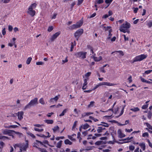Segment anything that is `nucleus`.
<instances>
[{
    "mask_svg": "<svg viewBox=\"0 0 152 152\" xmlns=\"http://www.w3.org/2000/svg\"><path fill=\"white\" fill-rule=\"evenodd\" d=\"M148 107V105L147 104H145L142 106V108L143 109H146Z\"/></svg>",
    "mask_w": 152,
    "mask_h": 152,
    "instance_id": "nucleus-64",
    "label": "nucleus"
},
{
    "mask_svg": "<svg viewBox=\"0 0 152 152\" xmlns=\"http://www.w3.org/2000/svg\"><path fill=\"white\" fill-rule=\"evenodd\" d=\"M61 32L59 31L58 32L56 33L55 34H53L51 37L50 39V40L51 42L55 40L57 37L59 36L61 34Z\"/></svg>",
    "mask_w": 152,
    "mask_h": 152,
    "instance_id": "nucleus-6",
    "label": "nucleus"
},
{
    "mask_svg": "<svg viewBox=\"0 0 152 152\" xmlns=\"http://www.w3.org/2000/svg\"><path fill=\"white\" fill-rule=\"evenodd\" d=\"M81 134L80 132H78L77 134V138L79 139V141L80 142L81 140H82V138L80 137Z\"/></svg>",
    "mask_w": 152,
    "mask_h": 152,
    "instance_id": "nucleus-30",
    "label": "nucleus"
},
{
    "mask_svg": "<svg viewBox=\"0 0 152 152\" xmlns=\"http://www.w3.org/2000/svg\"><path fill=\"white\" fill-rule=\"evenodd\" d=\"M87 52H86L80 51L75 53L74 55L77 58L80 59H84L86 58Z\"/></svg>",
    "mask_w": 152,
    "mask_h": 152,
    "instance_id": "nucleus-4",
    "label": "nucleus"
},
{
    "mask_svg": "<svg viewBox=\"0 0 152 152\" xmlns=\"http://www.w3.org/2000/svg\"><path fill=\"white\" fill-rule=\"evenodd\" d=\"M129 149L130 151H133L134 149V146L133 145H130L129 146Z\"/></svg>",
    "mask_w": 152,
    "mask_h": 152,
    "instance_id": "nucleus-57",
    "label": "nucleus"
},
{
    "mask_svg": "<svg viewBox=\"0 0 152 152\" xmlns=\"http://www.w3.org/2000/svg\"><path fill=\"white\" fill-rule=\"evenodd\" d=\"M39 103L42 104H44L45 102L43 98H41L39 100Z\"/></svg>",
    "mask_w": 152,
    "mask_h": 152,
    "instance_id": "nucleus-34",
    "label": "nucleus"
},
{
    "mask_svg": "<svg viewBox=\"0 0 152 152\" xmlns=\"http://www.w3.org/2000/svg\"><path fill=\"white\" fill-rule=\"evenodd\" d=\"M13 133H15L16 134H19L20 133L19 132H16L14 130H9L7 134L10 136H12L13 137Z\"/></svg>",
    "mask_w": 152,
    "mask_h": 152,
    "instance_id": "nucleus-12",
    "label": "nucleus"
},
{
    "mask_svg": "<svg viewBox=\"0 0 152 152\" xmlns=\"http://www.w3.org/2000/svg\"><path fill=\"white\" fill-rule=\"evenodd\" d=\"M144 124H146L147 127L149 128V129L152 130V126H151L148 123L146 122L144 123Z\"/></svg>",
    "mask_w": 152,
    "mask_h": 152,
    "instance_id": "nucleus-32",
    "label": "nucleus"
},
{
    "mask_svg": "<svg viewBox=\"0 0 152 152\" xmlns=\"http://www.w3.org/2000/svg\"><path fill=\"white\" fill-rule=\"evenodd\" d=\"M78 122L77 121H75L74 123L73 126L72 127V130H73L76 128L77 124Z\"/></svg>",
    "mask_w": 152,
    "mask_h": 152,
    "instance_id": "nucleus-29",
    "label": "nucleus"
},
{
    "mask_svg": "<svg viewBox=\"0 0 152 152\" xmlns=\"http://www.w3.org/2000/svg\"><path fill=\"white\" fill-rule=\"evenodd\" d=\"M88 78L85 79L84 80V83L82 86V89L85 90L86 88L87 85L88 84L87 80Z\"/></svg>",
    "mask_w": 152,
    "mask_h": 152,
    "instance_id": "nucleus-11",
    "label": "nucleus"
},
{
    "mask_svg": "<svg viewBox=\"0 0 152 152\" xmlns=\"http://www.w3.org/2000/svg\"><path fill=\"white\" fill-rule=\"evenodd\" d=\"M42 142H43L44 145L47 144L49 145V142L47 140H45Z\"/></svg>",
    "mask_w": 152,
    "mask_h": 152,
    "instance_id": "nucleus-52",
    "label": "nucleus"
},
{
    "mask_svg": "<svg viewBox=\"0 0 152 152\" xmlns=\"http://www.w3.org/2000/svg\"><path fill=\"white\" fill-rule=\"evenodd\" d=\"M122 36L124 37V41H129V38L128 37H126L125 34H123Z\"/></svg>",
    "mask_w": 152,
    "mask_h": 152,
    "instance_id": "nucleus-50",
    "label": "nucleus"
},
{
    "mask_svg": "<svg viewBox=\"0 0 152 152\" xmlns=\"http://www.w3.org/2000/svg\"><path fill=\"white\" fill-rule=\"evenodd\" d=\"M98 85L99 86L102 85H106L107 86H112L115 85L116 84L114 83H110L107 82H103L102 83H99Z\"/></svg>",
    "mask_w": 152,
    "mask_h": 152,
    "instance_id": "nucleus-7",
    "label": "nucleus"
},
{
    "mask_svg": "<svg viewBox=\"0 0 152 152\" xmlns=\"http://www.w3.org/2000/svg\"><path fill=\"white\" fill-rule=\"evenodd\" d=\"M149 135L148 133V132H145L143 133L142 134V136L143 137H148Z\"/></svg>",
    "mask_w": 152,
    "mask_h": 152,
    "instance_id": "nucleus-53",
    "label": "nucleus"
},
{
    "mask_svg": "<svg viewBox=\"0 0 152 152\" xmlns=\"http://www.w3.org/2000/svg\"><path fill=\"white\" fill-rule=\"evenodd\" d=\"M147 25L149 28H151L152 26V22L151 21H150L149 22H148L147 24Z\"/></svg>",
    "mask_w": 152,
    "mask_h": 152,
    "instance_id": "nucleus-45",
    "label": "nucleus"
},
{
    "mask_svg": "<svg viewBox=\"0 0 152 152\" xmlns=\"http://www.w3.org/2000/svg\"><path fill=\"white\" fill-rule=\"evenodd\" d=\"M84 0H78V2L77 3V5L78 6H79L81 4H82Z\"/></svg>",
    "mask_w": 152,
    "mask_h": 152,
    "instance_id": "nucleus-55",
    "label": "nucleus"
},
{
    "mask_svg": "<svg viewBox=\"0 0 152 152\" xmlns=\"http://www.w3.org/2000/svg\"><path fill=\"white\" fill-rule=\"evenodd\" d=\"M115 52L118 53L120 54H121L122 56H123L124 55L123 52L122 50L116 51Z\"/></svg>",
    "mask_w": 152,
    "mask_h": 152,
    "instance_id": "nucleus-58",
    "label": "nucleus"
},
{
    "mask_svg": "<svg viewBox=\"0 0 152 152\" xmlns=\"http://www.w3.org/2000/svg\"><path fill=\"white\" fill-rule=\"evenodd\" d=\"M148 56L147 54H142L135 56L133 59L132 63H133L138 61H141L146 58Z\"/></svg>",
    "mask_w": 152,
    "mask_h": 152,
    "instance_id": "nucleus-3",
    "label": "nucleus"
},
{
    "mask_svg": "<svg viewBox=\"0 0 152 152\" xmlns=\"http://www.w3.org/2000/svg\"><path fill=\"white\" fill-rule=\"evenodd\" d=\"M113 0H105V3L107 4H108V6L112 2Z\"/></svg>",
    "mask_w": 152,
    "mask_h": 152,
    "instance_id": "nucleus-31",
    "label": "nucleus"
},
{
    "mask_svg": "<svg viewBox=\"0 0 152 152\" xmlns=\"http://www.w3.org/2000/svg\"><path fill=\"white\" fill-rule=\"evenodd\" d=\"M4 126L5 128H10V125H8L6 123L4 124Z\"/></svg>",
    "mask_w": 152,
    "mask_h": 152,
    "instance_id": "nucleus-60",
    "label": "nucleus"
},
{
    "mask_svg": "<svg viewBox=\"0 0 152 152\" xmlns=\"http://www.w3.org/2000/svg\"><path fill=\"white\" fill-rule=\"evenodd\" d=\"M152 115V114L151 112H149L148 113V117L149 119H150L151 118Z\"/></svg>",
    "mask_w": 152,
    "mask_h": 152,
    "instance_id": "nucleus-51",
    "label": "nucleus"
},
{
    "mask_svg": "<svg viewBox=\"0 0 152 152\" xmlns=\"http://www.w3.org/2000/svg\"><path fill=\"white\" fill-rule=\"evenodd\" d=\"M27 13L31 17H33L35 15L36 12L35 10L32 9H29V8H28Z\"/></svg>",
    "mask_w": 152,
    "mask_h": 152,
    "instance_id": "nucleus-8",
    "label": "nucleus"
},
{
    "mask_svg": "<svg viewBox=\"0 0 152 152\" xmlns=\"http://www.w3.org/2000/svg\"><path fill=\"white\" fill-rule=\"evenodd\" d=\"M152 71V70H147L145 71V73L146 74H148L151 72Z\"/></svg>",
    "mask_w": 152,
    "mask_h": 152,
    "instance_id": "nucleus-61",
    "label": "nucleus"
},
{
    "mask_svg": "<svg viewBox=\"0 0 152 152\" xmlns=\"http://www.w3.org/2000/svg\"><path fill=\"white\" fill-rule=\"evenodd\" d=\"M0 139L2 140L8 139V137L5 136L0 135Z\"/></svg>",
    "mask_w": 152,
    "mask_h": 152,
    "instance_id": "nucleus-43",
    "label": "nucleus"
},
{
    "mask_svg": "<svg viewBox=\"0 0 152 152\" xmlns=\"http://www.w3.org/2000/svg\"><path fill=\"white\" fill-rule=\"evenodd\" d=\"M104 2L103 0H96V3L98 4H101Z\"/></svg>",
    "mask_w": 152,
    "mask_h": 152,
    "instance_id": "nucleus-54",
    "label": "nucleus"
},
{
    "mask_svg": "<svg viewBox=\"0 0 152 152\" xmlns=\"http://www.w3.org/2000/svg\"><path fill=\"white\" fill-rule=\"evenodd\" d=\"M91 72H87L85 75V77L86 78H88V77L91 75Z\"/></svg>",
    "mask_w": 152,
    "mask_h": 152,
    "instance_id": "nucleus-41",
    "label": "nucleus"
},
{
    "mask_svg": "<svg viewBox=\"0 0 152 152\" xmlns=\"http://www.w3.org/2000/svg\"><path fill=\"white\" fill-rule=\"evenodd\" d=\"M38 150L41 152H46L47 151L45 149L43 148H41L39 147L38 148Z\"/></svg>",
    "mask_w": 152,
    "mask_h": 152,
    "instance_id": "nucleus-38",
    "label": "nucleus"
},
{
    "mask_svg": "<svg viewBox=\"0 0 152 152\" xmlns=\"http://www.w3.org/2000/svg\"><path fill=\"white\" fill-rule=\"evenodd\" d=\"M9 130L4 129L2 131V133L4 134H7Z\"/></svg>",
    "mask_w": 152,
    "mask_h": 152,
    "instance_id": "nucleus-44",
    "label": "nucleus"
},
{
    "mask_svg": "<svg viewBox=\"0 0 152 152\" xmlns=\"http://www.w3.org/2000/svg\"><path fill=\"white\" fill-rule=\"evenodd\" d=\"M29 135H30L31 137H32L33 138H35V136L32 133H30L28 134Z\"/></svg>",
    "mask_w": 152,
    "mask_h": 152,
    "instance_id": "nucleus-63",
    "label": "nucleus"
},
{
    "mask_svg": "<svg viewBox=\"0 0 152 152\" xmlns=\"http://www.w3.org/2000/svg\"><path fill=\"white\" fill-rule=\"evenodd\" d=\"M83 19H81L76 23L78 28H80L83 25Z\"/></svg>",
    "mask_w": 152,
    "mask_h": 152,
    "instance_id": "nucleus-14",
    "label": "nucleus"
},
{
    "mask_svg": "<svg viewBox=\"0 0 152 152\" xmlns=\"http://www.w3.org/2000/svg\"><path fill=\"white\" fill-rule=\"evenodd\" d=\"M95 103V102L94 101H91L90 102V104L88 105V107H92L94 105V104Z\"/></svg>",
    "mask_w": 152,
    "mask_h": 152,
    "instance_id": "nucleus-35",
    "label": "nucleus"
},
{
    "mask_svg": "<svg viewBox=\"0 0 152 152\" xmlns=\"http://www.w3.org/2000/svg\"><path fill=\"white\" fill-rule=\"evenodd\" d=\"M102 141H98L95 143V145H102Z\"/></svg>",
    "mask_w": 152,
    "mask_h": 152,
    "instance_id": "nucleus-42",
    "label": "nucleus"
},
{
    "mask_svg": "<svg viewBox=\"0 0 152 152\" xmlns=\"http://www.w3.org/2000/svg\"><path fill=\"white\" fill-rule=\"evenodd\" d=\"M32 59V58L31 57H28L26 61V63L27 64H30L31 60Z\"/></svg>",
    "mask_w": 152,
    "mask_h": 152,
    "instance_id": "nucleus-33",
    "label": "nucleus"
},
{
    "mask_svg": "<svg viewBox=\"0 0 152 152\" xmlns=\"http://www.w3.org/2000/svg\"><path fill=\"white\" fill-rule=\"evenodd\" d=\"M11 0H0L1 2H2L4 3H9Z\"/></svg>",
    "mask_w": 152,
    "mask_h": 152,
    "instance_id": "nucleus-46",
    "label": "nucleus"
},
{
    "mask_svg": "<svg viewBox=\"0 0 152 152\" xmlns=\"http://www.w3.org/2000/svg\"><path fill=\"white\" fill-rule=\"evenodd\" d=\"M112 32V29H110L109 31V34H108L109 37H108V38H109V39L111 37L112 35V34H111V32Z\"/></svg>",
    "mask_w": 152,
    "mask_h": 152,
    "instance_id": "nucleus-37",
    "label": "nucleus"
},
{
    "mask_svg": "<svg viewBox=\"0 0 152 152\" xmlns=\"http://www.w3.org/2000/svg\"><path fill=\"white\" fill-rule=\"evenodd\" d=\"M38 98H35L31 101L25 107L24 110H25L28 109L30 108L32 106L36 105L38 104Z\"/></svg>",
    "mask_w": 152,
    "mask_h": 152,
    "instance_id": "nucleus-2",
    "label": "nucleus"
},
{
    "mask_svg": "<svg viewBox=\"0 0 152 152\" xmlns=\"http://www.w3.org/2000/svg\"><path fill=\"white\" fill-rule=\"evenodd\" d=\"M77 28H78V27L76 24H73L72 25L70 26L69 28L72 30Z\"/></svg>",
    "mask_w": 152,
    "mask_h": 152,
    "instance_id": "nucleus-16",
    "label": "nucleus"
},
{
    "mask_svg": "<svg viewBox=\"0 0 152 152\" xmlns=\"http://www.w3.org/2000/svg\"><path fill=\"white\" fill-rule=\"evenodd\" d=\"M98 125L102 126H103L104 127H108L109 126V124L107 123L104 124H99Z\"/></svg>",
    "mask_w": 152,
    "mask_h": 152,
    "instance_id": "nucleus-56",
    "label": "nucleus"
},
{
    "mask_svg": "<svg viewBox=\"0 0 152 152\" xmlns=\"http://www.w3.org/2000/svg\"><path fill=\"white\" fill-rule=\"evenodd\" d=\"M83 33V30L82 28H80L77 30L75 33L74 36L77 41H78L80 37Z\"/></svg>",
    "mask_w": 152,
    "mask_h": 152,
    "instance_id": "nucleus-5",
    "label": "nucleus"
},
{
    "mask_svg": "<svg viewBox=\"0 0 152 152\" xmlns=\"http://www.w3.org/2000/svg\"><path fill=\"white\" fill-rule=\"evenodd\" d=\"M0 152H2V150L5 145L4 143L2 141L0 142Z\"/></svg>",
    "mask_w": 152,
    "mask_h": 152,
    "instance_id": "nucleus-20",
    "label": "nucleus"
},
{
    "mask_svg": "<svg viewBox=\"0 0 152 152\" xmlns=\"http://www.w3.org/2000/svg\"><path fill=\"white\" fill-rule=\"evenodd\" d=\"M96 54H94L92 56V58H93L94 60L95 61H99L102 59V57L101 56H99V57H95Z\"/></svg>",
    "mask_w": 152,
    "mask_h": 152,
    "instance_id": "nucleus-9",
    "label": "nucleus"
},
{
    "mask_svg": "<svg viewBox=\"0 0 152 152\" xmlns=\"http://www.w3.org/2000/svg\"><path fill=\"white\" fill-rule=\"evenodd\" d=\"M59 128L58 126H54L53 128L52 129L53 132L54 133L56 132L57 131L59 130Z\"/></svg>",
    "mask_w": 152,
    "mask_h": 152,
    "instance_id": "nucleus-24",
    "label": "nucleus"
},
{
    "mask_svg": "<svg viewBox=\"0 0 152 152\" xmlns=\"http://www.w3.org/2000/svg\"><path fill=\"white\" fill-rule=\"evenodd\" d=\"M62 141L60 140L59 142H58L57 144L56 147L57 148H60L61 147L62 145Z\"/></svg>",
    "mask_w": 152,
    "mask_h": 152,
    "instance_id": "nucleus-25",
    "label": "nucleus"
},
{
    "mask_svg": "<svg viewBox=\"0 0 152 152\" xmlns=\"http://www.w3.org/2000/svg\"><path fill=\"white\" fill-rule=\"evenodd\" d=\"M13 29L11 25L8 26V30L10 31H11Z\"/></svg>",
    "mask_w": 152,
    "mask_h": 152,
    "instance_id": "nucleus-62",
    "label": "nucleus"
},
{
    "mask_svg": "<svg viewBox=\"0 0 152 152\" xmlns=\"http://www.w3.org/2000/svg\"><path fill=\"white\" fill-rule=\"evenodd\" d=\"M139 145L140 147L144 151L145 149V143L144 142H142L140 143Z\"/></svg>",
    "mask_w": 152,
    "mask_h": 152,
    "instance_id": "nucleus-17",
    "label": "nucleus"
},
{
    "mask_svg": "<svg viewBox=\"0 0 152 152\" xmlns=\"http://www.w3.org/2000/svg\"><path fill=\"white\" fill-rule=\"evenodd\" d=\"M67 109H64L63 111L62 112V113H61L59 116H61L64 115L66 113V111H67Z\"/></svg>",
    "mask_w": 152,
    "mask_h": 152,
    "instance_id": "nucleus-28",
    "label": "nucleus"
},
{
    "mask_svg": "<svg viewBox=\"0 0 152 152\" xmlns=\"http://www.w3.org/2000/svg\"><path fill=\"white\" fill-rule=\"evenodd\" d=\"M98 128L97 131L98 133H100L102 131V127H99Z\"/></svg>",
    "mask_w": 152,
    "mask_h": 152,
    "instance_id": "nucleus-47",
    "label": "nucleus"
},
{
    "mask_svg": "<svg viewBox=\"0 0 152 152\" xmlns=\"http://www.w3.org/2000/svg\"><path fill=\"white\" fill-rule=\"evenodd\" d=\"M123 140L124 141V143H128L131 141L130 140H129L128 137L126 139H123Z\"/></svg>",
    "mask_w": 152,
    "mask_h": 152,
    "instance_id": "nucleus-49",
    "label": "nucleus"
},
{
    "mask_svg": "<svg viewBox=\"0 0 152 152\" xmlns=\"http://www.w3.org/2000/svg\"><path fill=\"white\" fill-rule=\"evenodd\" d=\"M93 113L91 112H87V113H84L82 115V117H85L86 116H88L91 114H93Z\"/></svg>",
    "mask_w": 152,
    "mask_h": 152,
    "instance_id": "nucleus-23",
    "label": "nucleus"
},
{
    "mask_svg": "<svg viewBox=\"0 0 152 152\" xmlns=\"http://www.w3.org/2000/svg\"><path fill=\"white\" fill-rule=\"evenodd\" d=\"M76 135L75 134H73L72 135H68L67 137L68 138L72 141H75Z\"/></svg>",
    "mask_w": 152,
    "mask_h": 152,
    "instance_id": "nucleus-10",
    "label": "nucleus"
},
{
    "mask_svg": "<svg viewBox=\"0 0 152 152\" xmlns=\"http://www.w3.org/2000/svg\"><path fill=\"white\" fill-rule=\"evenodd\" d=\"M28 147V142H27L26 144L23 145L20 148H21L23 150L26 151L27 148Z\"/></svg>",
    "mask_w": 152,
    "mask_h": 152,
    "instance_id": "nucleus-19",
    "label": "nucleus"
},
{
    "mask_svg": "<svg viewBox=\"0 0 152 152\" xmlns=\"http://www.w3.org/2000/svg\"><path fill=\"white\" fill-rule=\"evenodd\" d=\"M34 130L35 131L38 132H41L44 131V129H39L37 128H34Z\"/></svg>",
    "mask_w": 152,
    "mask_h": 152,
    "instance_id": "nucleus-36",
    "label": "nucleus"
},
{
    "mask_svg": "<svg viewBox=\"0 0 152 152\" xmlns=\"http://www.w3.org/2000/svg\"><path fill=\"white\" fill-rule=\"evenodd\" d=\"M53 26H49L48 29V31L49 32H50L53 30Z\"/></svg>",
    "mask_w": 152,
    "mask_h": 152,
    "instance_id": "nucleus-40",
    "label": "nucleus"
},
{
    "mask_svg": "<svg viewBox=\"0 0 152 152\" xmlns=\"http://www.w3.org/2000/svg\"><path fill=\"white\" fill-rule=\"evenodd\" d=\"M131 110L134 112H137L140 110V109L138 107H134L130 109Z\"/></svg>",
    "mask_w": 152,
    "mask_h": 152,
    "instance_id": "nucleus-26",
    "label": "nucleus"
},
{
    "mask_svg": "<svg viewBox=\"0 0 152 152\" xmlns=\"http://www.w3.org/2000/svg\"><path fill=\"white\" fill-rule=\"evenodd\" d=\"M40 144L42 145H43L45 147H46V146L43 144V142H42L38 140H36L35 142V144H36L37 145L39 146V144Z\"/></svg>",
    "mask_w": 152,
    "mask_h": 152,
    "instance_id": "nucleus-15",
    "label": "nucleus"
},
{
    "mask_svg": "<svg viewBox=\"0 0 152 152\" xmlns=\"http://www.w3.org/2000/svg\"><path fill=\"white\" fill-rule=\"evenodd\" d=\"M44 122L48 124H52L53 123V121L52 120H44Z\"/></svg>",
    "mask_w": 152,
    "mask_h": 152,
    "instance_id": "nucleus-21",
    "label": "nucleus"
},
{
    "mask_svg": "<svg viewBox=\"0 0 152 152\" xmlns=\"http://www.w3.org/2000/svg\"><path fill=\"white\" fill-rule=\"evenodd\" d=\"M89 118L94 121V122H96L98 121L99 120L96 118L92 116H90L89 117Z\"/></svg>",
    "mask_w": 152,
    "mask_h": 152,
    "instance_id": "nucleus-39",
    "label": "nucleus"
},
{
    "mask_svg": "<svg viewBox=\"0 0 152 152\" xmlns=\"http://www.w3.org/2000/svg\"><path fill=\"white\" fill-rule=\"evenodd\" d=\"M74 46H75L74 45V43L73 42H71V47L70 48V51L71 52H72L73 51V49L74 47Z\"/></svg>",
    "mask_w": 152,
    "mask_h": 152,
    "instance_id": "nucleus-59",
    "label": "nucleus"
},
{
    "mask_svg": "<svg viewBox=\"0 0 152 152\" xmlns=\"http://www.w3.org/2000/svg\"><path fill=\"white\" fill-rule=\"evenodd\" d=\"M104 28H105V31H108L111 29V27L110 26H107V27L104 26Z\"/></svg>",
    "mask_w": 152,
    "mask_h": 152,
    "instance_id": "nucleus-48",
    "label": "nucleus"
},
{
    "mask_svg": "<svg viewBox=\"0 0 152 152\" xmlns=\"http://www.w3.org/2000/svg\"><path fill=\"white\" fill-rule=\"evenodd\" d=\"M89 126V125L87 123H86L82 126V128L84 129H86L88 128Z\"/></svg>",
    "mask_w": 152,
    "mask_h": 152,
    "instance_id": "nucleus-27",
    "label": "nucleus"
},
{
    "mask_svg": "<svg viewBox=\"0 0 152 152\" xmlns=\"http://www.w3.org/2000/svg\"><path fill=\"white\" fill-rule=\"evenodd\" d=\"M64 142L66 145H71L72 144V142L68 139H66L64 140Z\"/></svg>",
    "mask_w": 152,
    "mask_h": 152,
    "instance_id": "nucleus-22",
    "label": "nucleus"
},
{
    "mask_svg": "<svg viewBox=\"0 0 152 152\" xmlns=\"http://www.w3.org/2000/svg\"><path fill=\"white\" fill-rule=\"evenodd\" d=\"M24 113L23 111L18 112V119L20 120L22 119L23 118V115Z\"/></svg>",
    "mask_w": 152,
    "mask_h": 152,
    "instance_id": "nucleus-13",
    "label": "nucleus"
},
{
    "mask_svg": "<svg viewBox=\"0 0 152 152\" xmlns=\"http://www.w3.org/2000/svg\"><path fill=\"white\" fill-rule=\"evenodd\" d=\"M37 5V4L36 3H34L33 4H31L30 6L28 7V8H29V9H35Z\"/></svg>",
    "mask_w": 152,
    "mask_h": 152,
    "instance_id": "nucleus-18",
    "label": "nucleus"
},
{
    "mask_svg": "<svg viewBox=\"0 0 152 152\" xmlns=\"http://www.w3.org/2000/svg\"><path fill=\"white\" fill-rule=\"evenodd\" d=\"M130 23L127 21L123 23L119 27V30L121 32L124 33L127 32L128 34L130 33L129 28L130 27Z\"/></svg>",
    "mask_w": 152,
    "mask_h": 152,
    "instance_id": "nucleus-1",
    "label": "nucleus"
}]
</instances>
